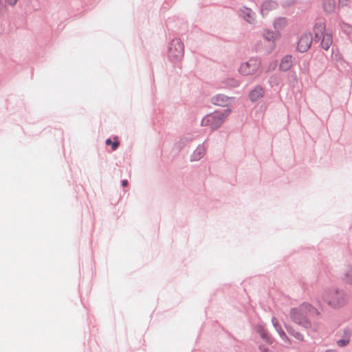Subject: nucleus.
I'll return each mask as SVG.
<instances>
[{"label":"nucleus","mask_w":352,"mask_h":352,"mask_svg":"<svg viewBox=\"0 0 352 352\" xmlns=\"http://www.w3.org/2000/svg\"><path fill=\"white\" fill-rule=\"evenodd\" d=\"M17 0H8L9 4L13 6L16 3Z\"/></svg>","instance_id":"b1692460"},{"label":"nucleus","mask_w":352,"mask_h":352,"mask_svg":"<svg viewBox=\"0 0 352 352\" xmlns=\"http://www.w3.org/2000/svg\"><path fill=\"white\" fill-rule=\"evenodd\" d=\"M288 25V20L286 17H277L273 22V27L274 30L280 32V31L285 29Z\"/></svg>","instance_id":"6e6552de"},{"label":"nucleus","mask_w":352,"mask_h":352,"mask_svg":"<svg viewBox=\"0 0 352 352\" xmlns=\"http://www.w3.org/2000/svg\"><path fill=\"white\" fill-rule=\"evenodd\" d=\"M272 322L273 323V325L274 326L275 329H276V331L278 332L280 331V330H283L280 324L278 323V321L277 320V318H272Z\"/></svg>","instance_id":"6ab92c4d"},{"label":"nucleus","mask_w":352,"mask_h":352,"mask_svg":"<svg viewBox=\"0 0 352 352\" xmlns=\"http://www.w3.org/2000/svg\"><path fill=\"white\" fill-rule=\"evenodd\" d=\"M280 338L283 340H285V341H289V339L286 335V333L284 332L283 330H280V331L278 332Z\"/></svg>","instance_id":"4be33fe9"},{"label":"nucleus","mask_w":352,"mask_h":352,"mask_svg":"<svg viewBox=\"0 0 352 352\" xmlns=\"http://www.w3.org/2000/svg\"><path fill=\"white\" fill-rule=\"evenodd\" d=\"M287 331L291 333L296 338H297L298 340H303V336L299 333V332H296V333H294V332H292L290 329L287 327H286Z\"/></svg>","instance_id":"aec40b11"},{"label":"nucleus","mask_w":352,"mask_h":352,"mask_svg":"<svg viewBox=\"0 0 352 352\" xmlns=\"http://www.w3.org/2000/svg\"><path fill=\"white\" fill-rule=\"evenodd\" d=\"M318 311L311 305L303 303L298 307L291 309L290 317L296 324L309 328L311 324L307 319V315H318Z\"/></svg>","instance_id":"f257e3e1"},{"label":"nucleus","mask_w":352,"mask_h":352,"mask_svg":"<svg viewBox=\"0 0 352 352\" xmlns=\"http://www.w3.org/2000/svg\"><path fill=\"white\" fill-rule=\"evenodd\" d=\"M324 30L325 25L323 23L316 25L314 29L315 39L316 40L322 38L321 46L324 50H328L332 45V35L329 33H324Z\"/></svg>","instance_id":"20e7f679"},{"label":"nucleus","mask_w":352,"mask_h":352,"mask_svg":"<svg viewBox=\"0 0 352 352\" xmlns=\"http://www.w3.org/2000/svg\"><path fill=\"white\" fill-rule=\"evenodd\" d=\"M263 36L267 41H274L280 37V33L276 30H265L263 32Z\"/></svg>","instance_id":"9d476101"},{"label":"nucleus","mask_w":352,"mask_h":352,"mask_svg":"<svg viewBox=\"0 0 352 352\" xmlns=\"http://www.w3.org/2000/svg\"><path fill=\"white\" fill-rule=\"evenodd\" d=\"M261 71V62L256 58L250 59L243 66V73L248 75L255 74Z\"/></svg>","instance_id":"423d86ee"},{"label":"nucleus","mask_w":352,"mask_h":352,"mask_svg":"<svg viewBox=\"0 0 352 352\" xmlns=\"http://www.w3.org/2000/svg\"><path fill=\"white\" fill-rule=\"evenodd\" d=\"M276 66V63H274L273 65H272V69H274Z\"/></svg>","instance_id":"bb28decb"},{"label":"nucleus","mask_w":352,"mask_h":352,"mask_svg":"<svg viewBox=\"0 0 352 352\" xmlns=\"http://www.w3.org/2000/svg\"><path fill=\"white\" fill-rule=\"evenodd\" d=\"M264 95V91L262 87H256L250 94V98L252 101H256L261 98Z\"/></svg>","instance_id":"f8f14e48"},{"label":"nucleus","mask_w":352,"mask_h":352,"mask_svg":"<svg viewBox=\"0 0 352 352\" xmlns=\"http://www.w3.org/2000/svg\"><path fill=\"white\" fill-rule=\"evenodd\" d=\"M293 65V57L291 55H287L283 58L280 61L279 67L281 71H288Z\"/></svg>","instance_id":"1a4fd4ad"},{"label":"nucleus","mask_w":352,"mask_h":352,"mask_svg":"<svg viewBox=\"0 0 352 352\" xmlns=\"http://www.w3.org/2000/svg\"><path fill=\"white\" fill-rule=\"evenodd\" d=\"M260 349L262 351V352H272L269 349H265L262 346H260Z\"/></svg>","instance_id":"5701e85b"},{"label":"nucleus","mask_w":352,"mask_h":352,"mask_svg":"<svg viewBox=\"0 0 352 352\" xmlns=\"http://www.w3.org/2000/svg\"><path fill=\"white\" fill-rule=\"evenodd\" d=\"M256 14L250 8L243 9V19L249 23H254L256 21Z\"/></svg>","instance_id":"9b49d317"},{"label":"nucleus","mask_w":352,"mask_h":352,"mask_svg":"<svg viewBox=\"0 0 352 352\" xmlns=\"http://www.w3.org/2000/svg\"><path fill=\"white\" fill-rule=\"evenodd\" d=\"M335 8V3L333 0H328L324 4V9L327 12H331Z\"/></svg>","instance_id":"a211bd4d"},{"label":"nucleus","mask_w":352,"mask_h":352,"mask_svg":"<svg viewBox=\"0 0 352 352\" xmlns=\"http://www.w3.org/2000/svg\"><path fill=\"white\" fill-rule=\"evenodd\" d=\"M206 153V149L204 146H199L193 152L192 160H198L203 157Z\"/></svg>","instance_id":"ddd939ff"},{"label":"nucleus","mask_w":352,"mask_h":352,"mask_svg":"<svg viewBox=\"0 0 352 352\" xmlns=\"http://www.w3.org/2000/svg\"><path fill=\"white\" fill-rule=\"evenodd\" d=\"M322 298L328 305L335 309L342 307L346 303L344 292L336 288L324 290Z\"/></svg>","instance_id":"f03ea898"},{"label":"nucleus","mask_w":352,"mask_h":352,"mask_svg":"<svg viewBox=\"0 0 352 352\" xmlns=\"http://www.w3.org/2000/svg\"><path fill=\"white\" fill-rule=\"evenodd\" d=\"M228 98L223 95H217L212 98V102L215 105L224 106L227 104Z\"/></svg>","instance_id":"4468645a"},{"label":"nucleus","mask_w":352,"mask_h":352,"mask_svg":"<svg viewBox=\"0 0 352 352\" xmlns=\"http://www.w3.org/2000/svg\"><path fill=\"white\" fill-rule=\"evenodd\" d=\"M345 280L349 283H352V267L349 266L344 270Z\"/></svg>","instance_id":"f3484780"},{"label":"nucleus","mask_w":352,"mask_h":352,"mask_svg":"<svg viewBox=\"0 0 352 352\" xmlns=\"http://www.w3.org/2000/svg\"><path fill=\"white\" fill-rule=\"evenodd\" d=\"M278 8V3L273 0L265 1L261 6V12L263 16L267 17L274 14Z\"/></svg>","instance_id":"39448f33"},{"label":"nucleus","mask_w":352,"mask_h":352,"mask_svg":"<svg viewBox=\"0 0 352 352\" xmlns=\"http://www.w3.org/2000/svg\"><path fill=\"white\" fill-rule=\"evenodd\" d=\"M122 184L123 186H126L127 184H128V182L126 180H123L122 182Z\"/></svg>","instance_id":"393cba45"},{"label":"nucleus","mask_w":352,"mask_h":352,"mask_svg":"<svg viewBox=\"0 0 352 352\" xmlns=\"http://www.w3.org/2000/svg\"><path fill=\"white\" fill-rule=\"evenodd\" d=\"M230 110L226 109L224 112L216 111L204 117L201 120V125L208 126L211 129H216L223 122L224 119L228 116Z\"/></svg>","instance_id":"7ed1b4c3"},{"label":"nucleus","mask_w":352,"mask_h":352,"mask_svg":"<svg viewBox=\"0 0 352 352\" xmlns=\"http://www.w3.org/2000/svg\"><path fill=\"white\" fill-rule=\"evenodd\" d=\"M105 143L107 145H111V149L113 151H115L117 149V148L118 147L119 144H120V142L118 141V137H115L113 138V142L111 141V139H107L106 141H105Z\"/></svg>","instance_id":"dca6fc26"},{"label":"nucleus","mask_w":352,"mask_h":352,"mask_svg":"<svg viewBox=\"0 0 352 352\" xmlns=\"http://www.w3.org/2000/svg\"><path fill=\"white\" fill-rule=\"evenodd\" d=\"M258 332L259 333L261 337L263 339L264 341H265L266 342H267L269 344L272 343L271 338L268 335V333L267 332V331L265 329H264L261 327H259L258 328Z\"/></svg>","instance_id":"2eb2a0df"},{"label":"nucleus","mask_w":352,"mask_h":352,"mask_svg":"<svg viewBox=\"0 0 352 352\" xmlns=\"http://www.w3.org/2000/svg\"><path fill=\"white\" fill-rule=\"evenodd\" d=\"M349 340H344V339H342V340H339L338 342H337V344L339 346H344L346 345H347L349 344Z\"/></svg>","instance_id":"412c9836"},{"label":"nucleus","mask_w":352,"mask_h":352,"mask_svg":"<svg viewBox=\"0 0 352 352\" xmlns=\"http://www.w3.org/2000/svg\"><path fill=\"white\" fill-rule=\"evenodd\" d=\"M325 352H337V351L333 349H329V350H327Z\"/></svg>","instance_id":"a878e982"},{"label":"nucleus","mask_w":352,"mask_h":352,"mask_svg":"<svg viewBox=\"0 0 352 352\" xmlns=\"http://www.w3.org/2000/svg\"><path fill=\"white\" fill-rule=\"evenodd\" d=\"M312 41L313 38L311 33L303 34L298 41L297 50L302 53L307 52L310 48Z\"/></svg>","instance_id":"0eeeda50"}]
</instances>
